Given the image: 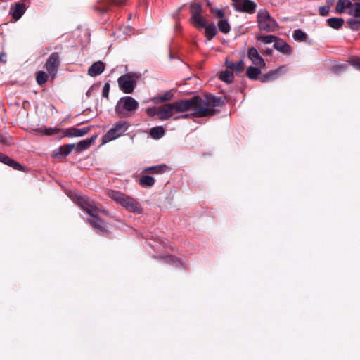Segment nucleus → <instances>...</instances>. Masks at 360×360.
Segmentation results:
<instances>
[{"label":"nucleus","mask_w":360,"mask_h":360,"mask_svg":"<svg viewBox=\"0 0 360 360\" xmlns=\"http://www.w3.org/2000/svg\"><path fill=\"white\" fill-rule=\"evenodd\" d=\"M345 67H346V65H335V66H333V71H335V72H340V70H343Z\"/></svg>","instance_id":"nucleus-47"},{"label":"nucleus","mask_w":360,"mask_h":360,"mask_svg":"<svg viewBox=\"0 0 360 360\" xmlns=\"http://www.w3.org/2000/svg\"><path fill=\"white\" fill-rule=\"evenodd\" d=\"M261 74V70L254 66H249L246 70V75L250 79H257Z\"/></svg>","instance_id":"nucleus-30"},{"label":"nucleus","mask_w":360,"mask_h":360,"mask_svg":"<svg viewBox=\"0 0 360 360\" xmlns=\"http://www.w3.org/2000/svg\"><path fill=\"white\" fill-rule=\"evenodd\" d=\"M349 63L352 66L360 70V58L352 57L350 58Z\"/></svg>","instance_id":"nucleus-42"},{"label":"nucleus","mask_w":360,"mask_h":360,"mask_svg":"<svg viewBox=\"0 0 360 360\" xmlns=\"http://www.w3.org/2000/svg\"><path fill=\"white\" fill-rule=\"evenodd\" d=\"M214 15H215L217 18H219L220 20H221V19H225V18H224V15H225L224 12L222 10H221V9H217V10H215V11H214Z\"/></svg>","instance_id":"nucleus-45"},{"label":"nucleus","mask_w":360,"mask_h":360,"mask_svg":"<svg viewBox=\"0 0 360 360\" xmlns=\"http://www.w3.org/2000/svg\"><path fill=\"white\" fill-rule=\"evenodd\" d=\"M6 57V54L5 53H1L0 54V62H5L4 60H3V58Z\"/></svg>","instance_id":"nucleus-49"},{"label":"nucleus","mask_w":360,"mask_h":360,"mask_svg":"<svg viewBox=\"0 0 360 360\" xmlns=\"http://www.w3.org/2000/svg\"><path fill=\"white\" fill-rule=\"evenodd\" d=\"M26 11V5L23 1L15 3L10 8V13L15 20H19Z\"/></svg>","instance_id":"nucleus-11"},{"label":"nucleus","mask_w":360,"mask_h":360,"mask_svg":"<svg viewBox=\"0 0 360 360\" xmlns=\"http://www.w3.org/2000/svg\"><path fill=\"white\" fill-rule=\"evenodd\" d=\"M108 195L130 212L141 214L143 212L142 206L136 199L120 191L110 190Z\"/></svg>","instance_id":"nucleus-2"},{"label":"nucleus","mask_w":360,"mask_h":360,"mask_svg":"<svg viewBox=\"0 0 360 360\" xmlns=\"http://www.w3.org/2000/svg\"><path fill=\"white\" fill-rule=\"evenodd\" d=\"M165 134V130L162 127H155L150 129V135L155 139L162 138Z\"/></svg>","instance_id":"nucleus-34"},{"label":"nucleus","mask_w":360,"mask_h":360,"mask_svg":"<svg viewBox=\"0 0 360 360\" xmlns=\"http://www.w3.org/2000/svg\"><path fill=\"white\" fill-rule=\"evenodd\" d=\"M0 162L13 167L15 170L24 171V167L22 165L2 153H0Z\"/></svg>","instance_id":"nucleus-16"},{"label":"nucleus","mask_w":360,"mask_h":360,"mask_svg":"<svg viewBox=\"0 0 360 360\" xmlns=\"http://www.w3.org/2000/svg\"><path fill=\"white\" fill-rule=\"evenodd\" d=\"M0 162L13 167L15 170L24 171V167L22 165L2 153H0Z\"/></svg>","instance_id":"nucleus-15"},{"label":"nucleus","mask_w":360,"mask_h":360,"mask_svg":"<svg viewBox=\"0 0 360 360\" xmlns=\"http://www.w3.org/2000/svg\"><path fill=\"white\" fill-rule=\"evenodd\" d=\"M219 79L226 83L230 84L233 81L234 75L231 70L226 68L225 71L221 72Z\"/></svg>","instance_id":"nucleus-31"},{"label":"nucleus","mask_w":360,"mask_h":360,"mask_svg":"<svg viewBox=\"0 0 360 360\" xmlns=\"http://www.w3.org/2000/svg\"><path fill=\"white\" fill-rule=\"evenodd\" d=\"M168 169V167L165 165H158L152 167H148L143 170V173H151L153 174H160L165 172Z\"/></svg>","instance_id":"nucleus-23"},{"label":"nucleus","mask_w":360,"mask_h":360,"mask_svg":"<svg viewBox=\"0 0 360 360\" xmlns=\"http://www.w3.org/2000/svg\"><path fill=\"white\" fill-rule=\"evenodd\" d=\"M248 57L254 65L259 67L265 66L264 60L260 56L258 51L255 48L252 47L248 50Z\"/></svg>","instance_id":"nucleus-13"},{"label":"nucleus","mask_w":360,"mask_h":360,"mask_svg":"<svg viewBox=\"0 0 360 360\" xmlns=\"http://www.w3.org/2000/svg\"><path fill=\"white\" fill-rule=\"evenodd\" d=\"M185 112L184 100H179L173 103H165L160 105L159 120L161 121L168 120L173 117L174 120L185 119L188 117V114L175 116L176 113Z\"/></svg>","instance_id":"nucleus-3"},{"label":"nucleus","mask_w":360,"mask_h":360,"mask_svg":"<svg viewBox=\"0 0 360 360\" xmlns=\"http://www.w3.org/2000/svg\"><path fill=\"white\" fill-rule=\"evenodd\" d=\"M75 148V144H66L60 146L53 151V156L56 158H65L68 156Z\"/></svg>","instance_id":"nucleus-17"},{"label":"nucleus","mask_w":360,"mask_h":360,"mask_svg":"<svg viewBox=\"0 0 360 360\" xmlns=\"http://www.w3.org/2000/svg\"><path fill=\"white\" fill-rule=\"evenodd\" d=\"M163 259L166 263L169 264H174L176 266L181 265L180 260L177 257H176L173 255L167 256V257H164Z\"/></svg>","instance_id":"nucleus-37"},{"label":"nucleus","mask_w":360,"mask_h":360,"mask_svg":"<svg viewBox=\"0 0 360 360\" xmlns=\"http://www.w3.org/2000/svg\"><path fill=\"white\" fill-rule=\"evenodd\" d=\"M36 131L43 132L44 134L50 136L57 134L58 131H60V129L57 128H45L44 129H38Z\"/></svg>","instance_id":"nucleus-39"},{"label":"nucleus","mask_w":360,"mask_h":360,"mask_svg":"<svg viewBox=\"0 0 360 360\" xmlns=\"http://www.w3.org/2000/svg\"><path fill=\"white\" fill-rule=\"evenodd\" d=\"M129 128V123L126 121H119L117 122L102 138L103 143H105L112 140H115L122 135H123L125 131Z\"/></svg>","instance_id":"nucleus-8"},{"label":"nucleus","mask_w":360,"mask_h":360,"mask_svg":"<svg viewBox=\"0 0 360 360\" xmlns=\"http://www.w3.org/2000/svg\"><path fill=\"white\" fill-rule=\"evenodd\" d=\"M185 112L193 110L192 115L195 117H205L214 115V107H221L224 101L221 97L211 94L204 96H195L188 99H183Z\"/></svg>","instance_id":"nucleus-1"},{"label":"nucleus","mask_w":360,"mask_h":360,"mask_svg":"<svg viewBox=\"0 0 360 360\" xmlns=\"http://www.w3.org/2000/svg\"><path fill=\"white\" fill-rule=\"evenodd\" d=\"M191 22L198 29L204 28L209 23L202 15L191 20Z\"/></svg>","instance_id":"nucleus-27"},{"label":"nucleus","mask_w":360,"mask_h":360,"mask_svg":"<svg viewBox=\"0 0 360 360\" xmlns=\"http://www.w3.org/2000/svg\"><path fill=\"white\" fill-rule=\"evenodd\" d=\"M89 129H90L89 127H84V128H81V129H77L78 137L83 136L85 134H86L89 132Z\"/></svg>","instance_id":"nucleus-44"},{"label":"nucleus","mask_w":360,"mask_h":360,"mask_svg":"<svg viewBox=\"0 0 360 360\" xmlns=\"http://www.w3.org/2000/svg\"><path fill=\"white\" fill-rule=\"evenodd\" d=\"M236 11L252 14L255 12L257 4L251 0H232Z\"/></svg>","instance_id":"nucleus-10"},{"label":"nucleus","mask_w":360,"mask_h":360,"mask_svg":"<svg viewBox=\"0 0 360 360\" xmlns=\"http://www.w3.org/2000/svg\"><path fill=\"white\" fill-rule=\"evenodd\" d=\"M112 1L115 5L121 6L124 4L126 0H112Z\"/></svg>","instance_id":"nucleus-48"},{"label":"nucleus","mask_w":360,"mask_h":360,"mask_svg":"<svg viewBox=\"0 0 360 360\" xmlns=\"http://www.w3.org/2000/svg\"><path fill=\"white\" fill-rule=\"evenodd\" d=\"M277 37L274 35H262L259 34L256 37L257 40L263 42L264 44H271L274 42L275 43V41L277 39Z\"/></svg>","instance_id":"nucleus-35"},{"label":"nucleus","mask_w":360,"mask_h":360,"mask_svg":"<svg viewBox=\"0 0 360 360\" xmlns=\"http://www.w3.org/2000/svg\"><path fill=\"white\" fill-rule=\"evenodd\" d=\"M89 223L92 226V227L97 230V231L100 233L103 234H108L110 233L109 231H108L105 227L103 224L102 220L98 217V216L96 217H91V219H88Z\"/></svg>","instance_id":"nucleus-18"},{"label":"nucleus","mask_w":360,"mask_h":360,"mask_svg":"<svg viewBox=\"0 0 360 360\" xmlns=\"http://www.w3.org/2000/svg\"><path fill=\"white\" fill-rule=\"evenodd\" d=\"M217 27L219 31L224 34H227L231 30V26L227 19L219 20L217 22Z\"/></svg>","instance_id":"nucleus-32"},{"label":"nucleus","mask_w":360,"mask_h":360,"mask_svg":"<svg viewBox=\"0 0 360 360\" xmlns=\"http://www.w3.org/2000/svg\"><path fill=\"white\" fill-rule=\"evenodd\" d=\"M352 5L349 0H338L335 9L338 13H342L347 8L351 9Z\"/></svg>","instance_id":"nucleus-29"},{"label":"nucleus","mask_w":360,"mask_h":360,"mask_svg":"<svg viewBox=\"0 0 360 360\" xmlns=\"http://www.w3.org/2000/svg\"><path fill=\"white\" fill-rule=\"evenodd\" d=\"M139 76L134 72H128L120 76L117 83L120 90L124 94L133 93Z\"/></svg>","instance_id":"nucleus-6"},{"label":"nucleus","mask_w":360,"mask_h":360,"mask_svg":"<svg viewBox=\"0 0 360 360\" xmlns=\"http://www.w3.org/2000/svg\"><path fill=\"white\" fill-rule=\"evenodd\" d=\"M257 22L259 30L266 32H274L278 27L276 21L271 17L266 9H261L258 11Z\"/></svg>","instance_id":"nucleus-5"},{"label":"nucleus","mask_w":360,"mask_h":360,"mask_svg":"<svg viewBox=\"0 0 360 360\" xmlns=\"http://www.w3.org/2000/svg\"><path fill=\"white\" fill-rule=\"evenodd\" d=\"M105 70L104 63L99 60L94 63L88 70V75L91 77H96L101 75Z\"/></svg>","instance_id":"nucleus-19"},{"label":"nucleus","mask_w":360,"mask_h":360,"mask_svg":"<svg viewBox=\"0 0 360 360\" xmlns=\"http://www.w3.org/2000/svg\"><path fill=\"white\" fill-rule=\"evenodd\" d=\"M284 68L280 67L276 70H271L267 73L262 75L259 78V81L261 82H268L270 81H274L278 78L283 73Z\"/></svg>","instance_id":"nucleus-12"},{"label":"nucleus","mask_w":360,"mask_h":360,"mask_svg":"<svg viewBox=\"0 0 360 360\" xmlns=\"http://www.w3.org/2000/svg\"><path fill=\"white\" fill-rule=\"evenodd\" d=\"M139 108V103L132 97H122L117 101L115 111L120 117H127Z\"/></svg>","instance_id":"nucleus-4"},{"label":"nucleus","mask_w":360,"mask_h":360,"mask_svg":"<svg viewBox=\"0 0 360 360\" xmlns=\"http://www.w3.org/2000/svg\"><path fill=\"white\" fill-rule=\"evenodd\" d=\"M205 35L208 41L212 40L217 34L216 26L213 22L208 23L205 27Z\"/></svg>","instance_id":"nucleus-24"},{"label":"nucleus","mask_w":360,"mask_h":360,"mask_svg":"<svg viewBox=\"0 0 360 360\" xmlns=\"http://www.w3.org/2000/svg\"><path fill=\"white\" fill-rule=\"evenodd\" d=\"M327 23L332 28L339 29L342 26L344 20L340 18H330L327 20Z\"/></svg>","instance_id":"nucleus-33"},{"label":"nucleus","mask_w":360,"mask_h":360,"mask_svg":"<svg viewBox=\"0 0 360 360\" xmlns=\"http://www.w3.org/2000/svg\"><path fill=\"white\" fill-rule=\"evenodd\" d=\"M78 205L86 213H88L91 217L98 216L100 212L103 213L105 215H108V212L105 210H101L98 208L94 200L86 196H79L77 198Z\"/></svg>","instance_id":"nucleus-7"},{"label":"nucleus","mask_w":360,"mask_h":360,"mask_svg":"<svg viewBox=\"0 0 360 360\" xmlns=\"http://www.w3.org/2000/svg\"><path fill=\"white\" fill-rule=\"evenodd\" d=\"M110 92V84L105 83L103 87L102 90V96L106 98H108Z\"/></svg>","instance_id":"nucleus-43"},{"label":"nucleus","mask_w":360,"mask_h":360,"mask_svg":"<svg viewBox=\"0 0 360 360\" xmlns=\"http://www.w3.org/2000/svg\"><path fill=\"white\" fill-rule=\"evenodd\" d=\"M202 6L199 3L192 2L190 4V11L191 13V20L202 15Z\"/></svg>","instance_id":"nucleus-25"},{"label":"nucleus","mask_w":360,"mask_h":360,"mask_svg":"<svg viewBox=\"0 0 360 360\" xmlns=\"http://www.w3.org/2000/svg\"><path fill=\"white\" fill-rule=\"evenodd\" d=\"M226 67L232 72L235 71L237 74H240L244 70L245 63L243 60H240L238 63L226 60Z\"/></svg>","instance_id":"nucleus-20"},{"label":"nucleus","mask_w":360,"mask_h":360,"mask_svg":"<svg viewBox=\"0 0 360 360\" xmlns=\"http://www.w3.org/2000/svg\"><path fill=\"white\" fill-rule=\"evenodd\" d=\"M60 65V54L58 52L52 53L47 58L44 68L49 74L50 80L53 81L57 76L58 70Z\"/></svg>","instance_id":"nucleus-9"},{"label":"nucleus","mask_w":360,"mask_h":360,"mask_svg":"<svg viewBox=\"0 0 360 360\" xmlns=\"http://www.w3.org/2000/svg\"><path fill=\"white\" fill-rule=\"evenodd\" d=\"M294 40L297 41H304L307 39V34L301 30L300 29H297L294 31L292 34Z\"/></svg>","instance_id":"nucleus-36"},{"label":"nucleus","mask_w":360,"mask_h":360,"mask_svg":"<svg viewBox=\"0 0 360 360\" xmlns=\"http://www.w3.org/2000/svg\"><path fill=\"white\" fill-rule=\"evenodd\" d=\"M50 79L49 74L42 70L38 71L36 74V81L39 86H43Z\"/></svg>","instance_id":"nucleus-26"},{"label":"nucleus","mask_w":360,"mask_h":360,"mask_svg":"<svg viewBox=\"0 0 360 360\" xmlns=\"http://www.w3.org/2000/svg\"><path fill=\"white\" fill-rule=\"evenodd\" d=\"M96 138H97V136L94 135V136H92L89 139H86L85 140L80 141L77 145V148H76L77 152L79 153L81 151L88 149L94 143Z\"/></svg>","instance_id":"nucleus-22"},{"label":"nucleus","mask_w":360,"mask_h":360,"mask_svg":"<svg viewBox=\"0 0 360 360\" xmlns=\"http://www.w3.org/2000/svg\"><path fill=\"white\" fill-rule=\"evenodd\" d=\"M159 110H160V106H158V107L154 106V107L148 108L146 110V113L149 117L157 116L158 118L159 119Z\"/></svg>","instance_id":"nucleus-40"},{"label":"nucleus","mask_w":360,"mask_h":360,"mask_svg":"<svg viewBox=\"0 0 360 360\" xmlns=\"http://www.w3.org/2000/svg\"><path fill=\"white\" fill-rule=\"evenodd\" d=\"M329 8L328 6H321L319 8V13L321 15L326 16L328 15Z\"/></svg>","instance_id":"nucleus-46"},{"label":"nucleus","mask_w":360,"mask_h":360,"mask_svg":"<svg viewBox=\"0 0 360 360\" xmlns=\"http://www.w3.org/2000/svg\"><path fill=\"white\" fill-rule=\"evenodd\" d=\"M350 13L355 17H360V2L353 4Z\"/></svg>","instance_id":"nucleus-41"},{"label":"nucleus","mask_w":360,"mask_h":360,"mask_svg":"<svg viewBox=\"0 0 360 360\" xmlns=\"http://www.w3.org/2000/svg\"><path fill=\"white\" fill-rule=\"evenodd\" d=\"M174 97V94L173 90H169L165 91L163 94H160L158 96L153 98V101L155 103H164L167 101H169L173 99Z\"/></svg>","instance_id":"nucleus-21"},{"label":"nucleus","mask_w":360,"mask_h":360,"mask_svg":"<svg viewBox=\"0 0 360 360\" xmlns=\"http://www.w3.org/2000/svg\"><path fill=\"white\" fill-rule=\"evenodd\" d=\"M77 128L71 127L68 129H65L63 131L64 136L68 137H78L77 136Z\"/></svg>","instance_id":"nucleus-38"},{"label":"nucleus","mask_w":360,"mask_h":360,"mask_svg":"<svg viewBox=\"0 0 360 360\" xmlns=\"http://www.w3.org/2000/svg\"><path fill=\"white\" fill-rule=\"evenodd\" d=\"M274 48L285 55H290L292 53V49L290 46L286 41L278 37L274 44Z\"/></svg>","instance_id":"nucleus-14"},{"label":"nucleus","mask_w":360,"mask_h":360,"mask_svg":"<svg viewBox=\"0 0 360 360\" xmlns=\"http://www.w3.org/2000/svg\"><path fill=\"white\" fill-rule=\"evenodd\" d=\"M155 180L153 177L148 175L142 176L139 181L142 187H152L155 184Z\"/></svg>","instance_id":"nucleus-28"}]
</instances>
